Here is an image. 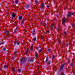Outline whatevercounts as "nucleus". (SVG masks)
Listing matches in <instances>:
<instances>
[{"label":"nucleus","instance_id":"18","mask_svg":"<svg viewBox=\"0 0 75 75\" xmlns=\"http://www.w3.org/2000/svg\"><path fill=\"white\" fill-rule=\"evenodd\" d=\"M24 19L22 20L21 22L22 24H23L24 23Z\"/></svg>","mask_w":75,"mask_h":75},{"label":"nucleus","instance_id":"16","mask_svg":"<svg viewBox=\"0 0 75 75\" xmlns=\"http://www.w3.org/2000/svg\"><path fill=\"white\" fill-rule=\"evenodd\" d=\"M36 38H33V40L34 41H36Z\"/></svg>","mask_w":75,"mask_h":75},{"label":"nucleus","instance_id":"31","mask_svg":"<svg viewBox=\"0 0 75 75\" xmlns=\"http://www.w3.org/2000/svg\"><path fill=\"white\" fill-rule=\"evenodd\" d=\"M71 66H73V65H74V64H73V63H71Z\"/></svg>","mask_w":75,"mask_h":75},{"label":"nucleus","instance_id":"25","mask_svg":"<svg viewBox=\"0 0 75 75\" xmlns=\"http://www.w3.org/2000/svg\"><path fill=\"white\" fill-rule=\"evenodd\" d=\"M21 71L20 69H18V72H21Z\"/></svg>","mask_w":75,"mask_h":75},{"label":"nucleus","instance_id":"17","mask_svg":"<svg viewBox=\"0 0 75 75\" xmlns=\"http://www.w3.org/2000/svg\"><path fill=\"white\" fill-rule=\"evenodd\" d=\"M20 42H17V41L16 44L17 45H20Z\"/></svg>","mask_w":75,"mask_h":75},{"label":"nucleus","instance_id":"19","mask_svg":"<svg viewBox=\"0 0 75 75\" xmlns=\"http://www.w3.org/2000/svg\"><path fill=\"white\" fill-rule=\"evenodd\" d=\"M29 61H30L31 62H33V59H29Z\"/></svg>","mask_w":75,"mask_h":75},{"label":"nucleus","instance_id":"22","mask_svg":"<svg viewBox=\"0 0 75 75\" xmlns=\"http://www.w3.org/2000/svg\"><path fill=\"white\" fill-rule=\"evenodd\" d=\"M47 51H51V49L49 48H48L47 49Z\"/></svg>","mask_w":75,"mask_h":75},{"label":"nucleus","instance_id":"35","mask_svg":"<svg viewBox=\"0 0 75 75\" xmlns=\"http://www.w3.org/2000/svg\"><path fill=\"white\" fill-rule=\"evenodd\" d=\"M66 46H67V47H68V43H67Z\"/></svg>","mask_w":75,"mask_h":75},{"label":"nucleus","instance_id":"28","mask_svg":"<svg viewBox=\"0 0 75 75\" xmlns=\"http://www.w3.org/2000/svg\"><path fill=\"white\" fill-rule=\"evenodd\" d=\"M52 57H53V59H54L55 58V56H53Z\"/></svg>","mask_w":75,"mask_h":75},{"label":"nucleus","instance_id":"7","mask_svg":"<svg viewBox=\"0 0 75 75\" xmlns=\"http://www.w3.org/2000/svg\"><path fill=\"white\" fill-rule=\"evenodd\" d=\"M16 16V15L14 13H13L12 14V16L13 17H15Z\"/></svg>","mask_w":75,"mask_h":75},{"label":"nucleus","instance_id":"12","mask_svg":"<svg viewBox=\"0 0 75 75\" xmlns=\"http://www.w3.org/2000/svg\"><path fill=\"white\" fill-rule=\"evenodd\" d=\"M42 49L40 50H39L38 52H39V53H41V52H42Z\"/></svg>","mask_w":75,"mask_h":75},{"label":"nucleus","instance_id":"29","mask_svg":"<svg viewBox=\"0 0 75 75\" xmlns=\"http://www.w3.org/2000/svg\"><path fill=\"white\" fill-rule=\"evenodd\" d=\"M48 62V63H49L50 64V63H51V61H50L49 60Z\"/></svg>","mask_w":75,"mask_h":75},{"label":"nucleus","instance_id":"5","mask_svg":"<svg viewBox=\"0 0 75 75\" xmlns=\"http://www.w3.org/2000/svg\"><path fill=\"white\" fill-rule=\"evenodd\" d=\"M54 26V23H53L51 26H50V28L52 30L53 29V27Z\"/></svg>","mask_w":75,"mask_h":75},{"label":"nucleus","instance_id":"23","mask_svg":"<svg viewBox=\"0 0 75 75\" xmlns=\"http://www.w3.org/2000/svg\"><path fill=\"white\" fill-rule=\"evenodd\" d=\"M16 31H17V28H16L14 31V33H16Z\"/></svg>","mask_w":75,"mask_h":75},{"label":"nucleus","instance_id":"42","mask_svg":"<svg viewBox=\"0 0 75 75\" xmlns=\"http://www.w3.org/2000/svg\"><path fill=\"white\" fill-rule=\"evenodd\" d=\"M42 38H43L42 37Z\"/></svg>","mask_w":75,"mask_h":75},{"label":"nucleus","instance_id":"30","mask_svg":"<svg viewBox=\"0 0 75 75\" xmlns=\"http://www.w3.org/2000/svg\"><path fill=\"white\" fill-rule=\"evenodd\" d=\"M58 40L59 44H61V42L59 40Z\"/></svg>","mask_w":75,"mask_h":75},{"label":"nucleus","instance_id":"10","mask_svg":"<svg viewBox=\"0 0 75 75\" xmlns=\"http://www.w3.org/2000/svg\"><path fill=\"white\" fill-rule=\"evenodd\" d=\"M23 18V17L22 16H20L18 17V18L19 20H21V19H22Z\"/></svg>","mask_w":75,"mask_h":75},{"label":"nucleus","instance_id":"27","mask_svg":"<svg viewBox=\"0 0 75 75\" xmlns=\"http://www.w3.org/2000/svg\"><path fill=\"white\" fill-rule=\"evenodd\" d=\"M12 69L13 71H15V69H14V68H12Z\"/></svg>","mask_w":75,"mask_h":75},{"label":"nucleus","instance_id":"11","mask_svg":"<svg viewBox=\"0 0 75 75\" xmlns=\"http://www.w3.org/2000/svg\"><path fill=\"white\" fill-rule=\"evenodd\" d=\"M16 54H17V52H14V53L13 54V55L15 56Z\"/></svg>","mask_w":75,"mask_h":75},{"label":"nucleus","instance_id":"26","mask_svg":"<svg viewBox=\"0 0 75 75\" xmlns=\"http://www.w3.org/2000/svg\"><path fill=\"white\" fill-rule=\"evenodd\" d=\"M26 8H28V5H27L26 6Z\"/></svg>","mask_w":75,"mask_h":75},{"label":"nucleus","instance_id":"2","mask_svg":"<svg viewBox=\"0 0 75 75\" xmlns=\"http://www.w3.org/2000/svg\"><path fill=\"white\" fill-rule=\"evenodd\" d=\"M74 14V13H73L72 12H71L70 14L68 13V14L67 15V17H69L71 15H73Z\"/></svg>","mask_w":75,"mask_h":75},{"label":"nucleus","instance_id":"37","mask_svg":"<svg viewBox=\"0 0 75 75\" xmlns=\"http://www.w3.org/2000/svg\"><path fill=\"white\" fill-rule=\"evenodd\" d=\"M27 52H28V50H27V51L26 52V53H27Z\"/></svg>","mask_w":75,"mask_h":75},{"label":"nucleus","instance_id":"1","mask_svg":"<svg viewBox=\"0 0 75 75\" xmlns=\"http://www.w3.org/2000/svg\"><path fill=\"white\" fill-rule=\"evenodd\" d=\"M66 21V18H64L62 19V24H65V23Z\"/></svg>","mask_w":75,"mask_h":75},{"label":"nucleus","instance_id":"20","mask_svg":"<svg viewBox=\"0 0 75 75\" xmlns=\"http://www.w3.org/2000/svg\"><path fill=\"white\" fill-rule=\"evenodd\" d=\"M35 3H36V4H37V3H38V1L36 0L35 1Z\"/></svg>","mask_w":75,"mask_h":75},{"label":"nucleus","instance_id":"3","mask_svg":"<svg viewBox=\"0 0 75 75\" xmlns=\"http://www.w3.org/2000/svg\"><path fill=\"white\" fill-rule=\"evenodd\" d=\"M35 34V30H32V35H34Z\"/></svg>","mask_w":75,"mask_h":75},{"label":"nucleus","instance_id":"39","mask_svg":"<svg viewBox=\"0 0 75 75\" xmlns=\"http://www.w3.org/2000/svg\"><path fill=\"white\" fill-rule=\"evenodd\" d=\"M35 56L37 58V55H35Z\"/></svg>","mask_w":75,"mask_h":75},{"label":"nucleus","instance_id":"9","mask_svg":"<svg viewBox=\"0 0 75 75\" xmlns=\"http://www.w3.org/2000/svg\"><path fill=\"white\" fill-rule=\"evenodd\" d=\"M3 68H8V66L6 65H4Z\"/></svg>","mask_w":75,"mask_h":75},{"label":"nucleus","instance_id":"4","mask_svg":"<svg viewBox=\"0 0 75 75\" xmlns=\"http://www.w3.org/2000/svg\"><path fill=\"white\" fill-rule=\"evenodd\" d=\"M64 66H65L64 64L62 65L60 67V70H63V68L64 67Z\"/></svg>","mask_w":75,"mask_h":75},{"label":"nucleus","instance_id":"36","mask_svg":"<svg viewBox=\"0 0 75 75\" xmlns=\"http://www.w3.org/2000/svg\"><path fill=\"white\" fill-rule=\"evenodd\" d=\"M47 33H50V31L48 30V31H47Z\"/></svg>","mask_w":75,"mask_h":75},{"label":"nucleus","instance_id":"43","mask_svg":"<svg viewBox=\"0 0 75 75\" xmlns=\"http://www.w3.org/2000/svg\"><path fill=\"white\" fill-rule=\"evenodd\" d=\"M1 69V68H0V69Z\"/></svg>","mask_w":75,"mask_h":75},{"label":"nucleus","instance_id":"41","mask_svg":"<svg viewBox=\"0 0 75 75\" xmlns=\"http://www.w3.org/2000/svg\"><path fill=\"white\" fill-rule=\"evenodd\" d=\"M61 75H65L64 74H62Z\"/></svg>","mask_w":75,"mask_h":75},{"label":"nucleus","instance_id":"13","mask_svg":"<svg viewBox=\"0 0 75 75\" xmlns=\"http://www.w3.org/2000/svg\"><path fill=\"white\" fill-rule=\"evenodd\" d=\"M17 44V41H15V42L14 43V45L15 46L16 45V44Z\"/></svg>","mask_w":75,"mask_h":75},{"label":"nucleus","instance_id":"15","mask_svg":"<svg viewBox=\"0 0 75 75\" xmlns=\"http://www.w3.org/2000/svg\"><path fill=\"white\" fill-rule=\"evenodd\" d=\"M30 50H33V46H31V47H30Z\"/></svg>","mask_w":75,"mask_h":75},{"label":"nucleus","instance_id":"14","mask_svg":"<svg viewBox=\"0 0 75 75\" xmlns=\"http://www.w3.org/2000/svg\"><path fill=\"white\" fill-rule=\"evenodd\" d=\"M15 3H16V4H18V3L19 1H18L16 0L15 1Z\"/></svg>","mask_w":75,"mask_h":75},{"label":"nucleus","instance_id":"40","mask_svg":"<svg viewBox=\"0 0 75 75\" xmlns=\"http://www.w3.org/2000/svg\"><path fill=\"white\" fill-rule=\"evenodd\" d=\"M66 32H64V34H66Z\"/></svg>","mask_w":75,"mask_h":75},{"label":"nucleus","instance_id":"8","mask_svg":"<svg viewBox=\"0 0 75 75\" xmlns=\"http://www.w3.org/2000/svg\"><path fill=\"white\" fill-rule=\"evenodd\" d=\"M49 59L48 58V57H46V60H45V62H46V63H47V62H48V61H49L48 60Z\"/></svg>","mask_w":75,"mask_h":75},{"label":"nucleus","instance_id":"24","mask_svg":"<svg viewBox=\"0 0 75 75\" xmlns=\"http://www.w3.org/2000/svg\"><path fill=\"white\" fill-rule=\"evenodd\" d=\"M6 33H7V35H8V34H9V32H8V31H6Z\"/></svg>","mask_w":75,"mask_h":75},{"label":"nucleus","instance_id":"44","mask_svg":"<svg viewBox=\"0 0 75 75\" xmlns=\"http://www.w3.org/2000/svg\"><path fill=\"white\" fill-rule=\"evenodd\" d=\"M68 61H69V60H68Z\"/></svg>","mask_w":75,"mask_h":75},{"label":"nucleus","instance_id":"21","mask_svg":"<svg viewBox=\"0 0 75 75\" xmlns=\"http://www.w3.org/2000/svg\"><path fill=\"white\" fill-rule=\"evenodd\" d=\"M3 51H6V48H3Z\"/></svg>","mask_w":75,"mask_h":75},{"label":"nucleus","instance_id":"34","mask_svg":"<svg viewBox=\"0 0 75 75\" xmlns=\"http://www.w3.org/2000/svg\"><path fill=\"white\" fill-rule=\"evenodd\" d=\"M1 44H4V42H1Z\"/></svg>","mask_w":75,"mask_h":75},{"label":"nucleus","instance_id":"32","mask_svg":"<svg viewBox=\"0 0 75 75\" xmlns=\"http://www.w3.org/2000/svg\"><path fill=\"white\" fill-rule=\"evenodd\" d=\"M72 25L73 26H74V25H75V24H72Z\"/></svg>","mask_w":75,"mask_h":75},{"label":"nucleus","instance_id":"38","mask_svg":"<svg viewBox=\"0 0 75 75\" xmlns=\"http://www.w3.org/2000/svg\"><path fill=\"white\" fill-rule=\"evenodd\" d=\"M58 30H59V27H58V29L57 30L58 31Z\"/></svg>","mask_w":75,"mask_h":75},{"label":"nucleus","instance_id":"6","mask_svg":"<svg viewBox=\"0 0 75 75\" xmlns=\"http://www.w3.org/2000/svg\"><path fill=\"white\" fill-rule=\"evenodd\" d=\"M44 3H42V4H41L40 8H41L43 9L44 8Z\"/></svg>","mask_w":75,"mask_h":75},{"label":"nucleus","instance_id":"33","mask_svg":"<svg viewBox=\"0 0 75 75\" xmlns=\"http://www.w3.org/2000/svg\"><path fill=\"white\" fill-rule=\"evenodd\" d=\"M47 8L50 7V6H49V5H47Z\"/></svg>","mask_w":75,"mask_h":75}]
</instances>
